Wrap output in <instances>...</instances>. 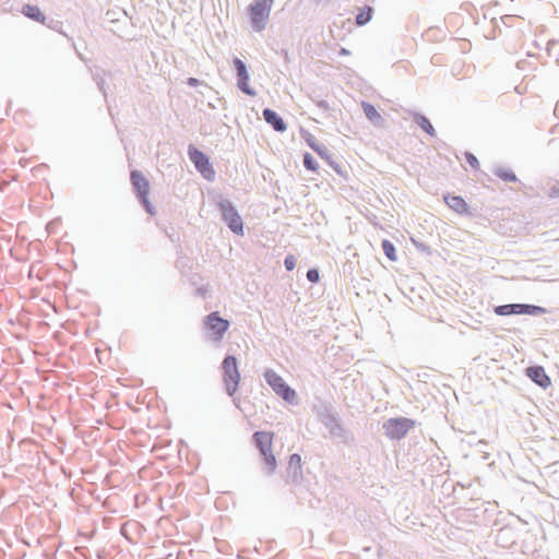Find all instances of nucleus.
<instances>
[{"instance_id":"4be33fe9","label":"nucleus","mask_w":559,"mask_h":559,"mask_svg":"<svg viewBox=\"0 0 559 559\" xmlns=\"http://www.w3.org/2000/svg\"><path fill=\"white\" fill-rule=\"evenodd\" d=\"M498 177L508 182L516 181V176L510 170H500L497 173Z\"/></svg>"},{"instance_id":"9d476101","label":"nucleus","mask_w":559,"mask_h":559,"mask_svg":"<svg viewBox=\"0 0 559 559\" xmlns=\"http://www.w3.org/2000/svg\"><path fill=\"white\" fill-rule=\"evenodd\" d=\"M234 64H235V68L237 71V76H238V87L243 93H246L250 96H254L255 92L249 86V75H248L245 63L240 59L236 58L234 60Z\"/></svg>"},{"instance_id":"cd10ccee","label":"nucleus","mask_w":559,"mask_h":559,"mask_svg":"<svg viewBox=\"0 0 559 559\" xmlns=\"http://www.w3.org/2000/svg\"><path fill=\"white\" fill-rule=\"evenodd\" d=\"M308 143H309V145H310V146H311L316 152H318L320 155L322 154V153H321V150L319 148V146H317V145L314 144V142L309 141Z\"/></svg>"},{"instance_id":"39448f33","label":"nucleus","mask_w":559,"mask_h":559,"mask_svg":"<svg viewBox=\"0 0 559 559\" xmlns=\"http://www.w3.org/2000/svg\"><path fill=\"white\" fill-rule=\"evenodd\" d=\"M270 386L285 401L293 403L296 400V392L290 389L285 381L273 370H267L264 374Z\"/></svg>"},{"instance_id":"f8f14e48","label":"nucleus","mask_w":559,"mask_h":559,"mask_svg":"<svg viewBox=\"0 0 559 559\" xmlns=\"http://www.w3.org/2000/svg\"><path fill=\"white\" fill-rule=\"evenodd\" d=\"M526 376L544 389L550 386L551 384L550 378L547 376L545 369L542 366L528 367L526 369Z\"/></svg>"},{"instance_id":"0eeeda50","label":"nucleus","mask_w":559,"mask_h":559,"mask_svg":"<svg viewBox=\"0 0 559 559\" xmlns=\"http://www.w3.org/2000/svg\"><path fill=\"white\" fill-rule=\"evenodd\" d=\"M223 218L228 227L237 235L243 234V224L240 215L229 201H223L218 204Z\"/></svg>"},{"instance_id":"dca6fc26","label":"nucleus","mask_w":559,"mask_h":559,"mask_svg":"<svg viewBox=\"0 0 559 559\" xmlns=\"http://www.w3.org/2000/svg\"><path fill=\"white\" fill-rule=\"evenodd\" d=\"M362 110L366 115V117L371 121L379 123L382 121L381 115L378 112L376 107L369 103L362 102L361 103Z\"/></svg>"},{"instance_id":"f3484780","label":"nucleus","mask_w":559,"mask_h":559,"mask_svg":"<svg viewBox=\"0 0 559 559\" xmlns=\"http://www.w3.org/2000/svg\"><path fill=\"white\" fill-rule=\"evenodd\" d=\"M302 461L299 454H292L288 460V469L295 477L301 476Z\"/></svg>"},{"instance_id":"a211bd4d","label":"nucleus","mask_w":559,"mask_h":559,"mask_svg":"<svg viewBox=\"0 0 559 559\" xmlns=\"http://www.w3.org/2000/svg\"><path fill=\"white\" fill-rule=\"evenodd\" d=\"M372 16V9L370 7L365 8L357 16L356 23L361 26L368 23Z\"/></svg>"},{"instance_id":"2eb2a0df","label":"nucleus","mask_w":559,"mask_h":559,"mask_svg":"<svg viewBox=\"0 0 559 559\" xmlns=\"http://www.w3.org/2000/svg\"><path fill=\"white\" fill-rule=\"evenodd\" d=\"M22 13L33 20V21H36L40 24H45L46 23V16L45 14L41 12V10L39 9V7L37 5H33V4H25L23 8H22Z\"/></svg>"},{"instance_id":"4468645a","label":"nucleus","mask_w":559,"mask_h":559,"mask_svg":"<svg viewBox=\"0 0 559 559\" xmlns=\"http://www.w3.org/2000/svg\"><path fill=\"white\" fill-rule=\"evenodd\" d=\"M263 118L269 124H271L274 128V130L278 132H283L286 130V124L283 121V119L272 109H264Z\"/></svg>"},{"instance_id":"5701e85b","label":"nucleus","mask_w":559,"mask_h":559,"mask_svg":"<svg viewBox=\"0 0 559 559\" xmlns=\"http://www.w3.org/2000/svg\"><path fill=\"white\" fill-rule=\"evenodd\" d=\"M465 158H466V162L468 163V165L474 168V169H478L479 168V163H478V159L476 158V156L469 152L465 153Z\"/></svg>"},{"instance_id":"aec40b11","label":"nucleus","mask_w":559,"mask_h":559,"mask_svg":"<svg viewBox=\"0 0 559 559\" xmlns=\"http://www.w3.org/2000/svg\"><path fill=\"white\" fill-rule=\"evenodd\" d=\"M418 126L430 135H435V129L431 122L424 116L417 118Z\"/></svg>"},{"instance_id":"ddd939ff","label":"nucleus","mask_w":559,"mask_h":559,"mask_svg":"<svg viewBox=\"0 0 559 559\" xmlns=\"http://www.w3.org/2000/svg\"><path fill=\"white\" fill-rule=\"evenodd\" d=\"M131 181L136 189L140 198L146 202V198L150 191V183L147 179L139 171L134 170L131 173Z\"/></svg>"},{"instance_id":"7ed1b4c3","label":"nucleus","mask_w":559,"mask_h":559,"mask_svg":"<svg viewBox=\"0 0 559 559\" xmlns=\"http://www.w3.org/2000/svg\"><path fill=\"white\" fill-rule=\"evenodd\" d=\"M222 368L224 372L223 380L226 391L229 395H233L237 391L240 381L237 359L234 356H227L223 360Z\"/></svg>"},{"instance_id":"b1692460","label":"nucleus","mask_w":559,"mask_h":559,"mask_svg":"<svg viewBox=\"0 0 559 559\" xmlns=\"http://www.w3.org/2000/svg\"><path fill=\"white\" fill-rule=\"evenodd\" d=\"M295 265H296V258L293 254L287 255L285 259V267L288 271H292V270H294Z\"/></svg>"},{"instance_id":"a878e982","label":"nucleus","mask_w":559,"mask_h":559,"mask_svg":"<svg viewBox=\"0 0 559 559\" xmlns=\"http://www.w3.org/2000/svg\"><path fill=\"white\" fill-rule=\"evenodd\" d=\"M549 197H551V198L559 197V182L556 183L554 187H551L550 192H549Z\"/></svg>"},{"instance_id":"6ab92c4d","label":"nucleus","mask_w":559,"mask_h":559,"mask_svg":"<svg viewBox=\"0 0 559 559\" xmlns=\"http://www.w3.org/2000/svg\"><path fill=\"white\" fill-rule=\"evenodd\" d=\"M382 249L385 253V255L391 260V261H396L397 257H396V251H395V247L394 245L389 241V240H383L382 241Z\"/></svg>"},{"instance_id":"6e6552de","label":"nucleus","mask_w":559,"mask_h":559,"mask_svg":"<svg viewBox=\"0 0 559 559\" xmlns=\"http://www.w3.org/2000/svg\"><path fill=\"white\" fill-rule=\"evenodd\" d=\"M495 312L499 316H510V314H537V313H545L546 310L538 306H532V305H503L498 306L495 309Z\"/></svg>"},{"instance_id":"c85d7f7f","label":"nucleus","mask_w":559,"mask_h":559,"mask_svg":"<svg viewBox=\"0 0 559 559\" xmlns=\"http://www.w3.org/2000/svg\"><path fill=\"white\" fill-rule=\"evenodd\" d=\"M341 55H348V51L345 48L341 49Z\"/></svg>"},{"instance_id":"1a4fd4ad","label":"nucleus","mask_w":559,"mask_h":559,"mask_svg":"<svg viewBox=\"0 0 559 559\" xmlns=\"http://www.w3.org/2000/svg\"><path fill=\"white\" fill-rule=\"evenodd\" d=\"M205 323L210 331L212 332L215 340H221L224 333L229 328V322L218 317L217 312L209 314L206 317Z\"/></svg>"},{"instance_id":"423d86ee","label":"nucleus","mask_w":559,"mask_h":559,"mask_svg":"<svg viewBox=\"0 0 559 559\" xmlns=\"http://www.w3.org/2000/svg\"><path fill=\"white\" fill-rule=\"evenodd\" d=\"M189 157L204 179L212 181L215 178V170L209 157L195 147L189 148Z\"/></svg>"},{"instance_id":"f257e3e1","label":"nucleus","mask_w":559,"mask_h":559,"mask_svg":"<svg viewBox=\"0 0 559 559\" xmlns=\"http://www.w3.org/2000/svg\"><path fill=\"white\" fill-rule=\"evenodd\" d=\"M273 2L274 0H254L249 7V14L254 29L262 31L265 27Z\"/></svg>"},{"instance_id":"393cba45","label":"nucleus","mask_w":559,"mask_h":559,"mask_svg":"<svg viewBox=\"0 0 559 559\" xmlns=\"http://www.w3.org/2000/svg\"><path fill=\"white\" fill-rule=\"evenodd\" d=\"M307 278L312 282L317 283L319 281V272L316 269H311L307 272Z\"/></svg>"},{"instance_id":"bb28decb","label":"nucleus","mask_w":559,"mask_h":559,"mask_svg":"<svg viewBox=\"0 0 559 559\" xmlns=\"http://www.w3.org/2000/svg\"><path fill=\"white\" fill-rule=\"evenodd\" d=\"M188 84L191 85V86H197L199 84V80L194 79V78H190L188 80Z\"/></svg>"},{"instance_id":"20e7f679","label":"nucleus","mask_w":559,"mask_h":559,"mask_svg":"<svg viewBox=\"0 0 559 559\" xmlns=\"http://www.w3.org/2000/svg\"><path fill=\"white\" fill-rule=\"evenodd\" d=\"M415 426V421L405 417L391 418L384 423L385 435L390 439H402Z\"/></svg>"},{"instance_id":"9b49d317","label":"nucleus","mask_w":559,"mask_h":559,"mask_svg":"<svg viewBox=\"0 0 559 559\" xmlns=\"http://www.w3.org/2000/svg\"><path fill=\"white\" fill-rule=\"evenodd\" d=\"M445 204L460 215H469V206L467 202L460 195L445 194L443 197Z\"/></svg>"},{"instance_id":"412c9836","label":"nucleus","mask_w":559,"mask_h":559,"mask_svg":"<svg viewBox=\"0 0 559 559\" xmlns=\"http://www.w3.org/2000/svg\"><path fill=\"white\" fill-rule=\"evenodd\" d=\"M304 165L307 169L312 171H316L318 169V164L309 153H306L304 155Z\"/></svg>"},{"instance_id":"f03ea898","label":"nucleus","mask_w":559,"mask_h":559,"mask_svg":"<svg viewBox=\"0 0 559 559\" xmlns=\"http://www.w3.org/2000/svg\"><path fill=\"white\" fill-rule=\"evenodd\" d=\"M257 447L263 455L265 465L270 472H274L276 467V459L272 452L273 433L267 431H258L253 435Z\"/></svg>"}]
</instances>
